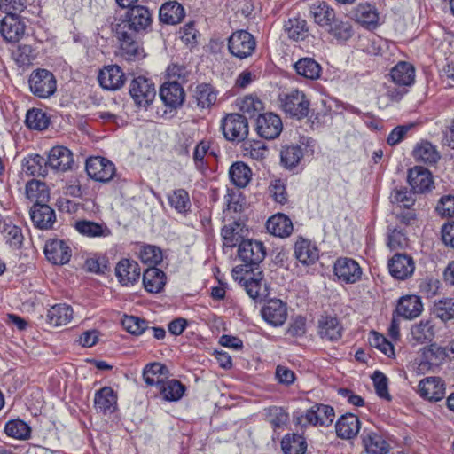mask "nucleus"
<instances>
[{
	"instance_id": "obj_1",
	"label": "nucleus",
	"mask_w": 454,
	"mask_h": 454,
	"mask_svg": "<svg viewBox=\"0 0 454 454\" xmlns=\"http://www.w3.org/2000/svg\"><path fill=\"white\" fill-rule=\"evenodd\" d=\"M153 13L148 7L137 4L129 8L125 18L114 24L113 32L120 43L121 54L129 60L144 57L137 35L150 28Z\"/></svg>"
},
{
	"instance_id": "obj_2",
	"label": "nucleus",
	"mask_w": 454,
	"mask_h": 454,
	"mask_svg": "<svg viewBox=\"0 0 454 454\" xmlns=\"http://www.w3.org/2000/svg\"><path fill=\"white\" fill-rule=\"evenodd\" d=\"M265 255V247L262 242L247 239L239 244L238 256L243 264L233 268L231 272L233 278L238 280L239 274L254 271V267L258 266L263 261Z\"/></svg>"
},
{
	"instance_id": "obj_3",
	"label": "nucleus",
	"mask_w": 454,
	"mask_h": 454,
	"mask_svg": "<svg viewBox=\"0 0 454 454\" xmlns=\"http://www.w3.org/2000/svg\"><path fill=\"white\" fill-rule=\"evenodd\" d=\"M279 107L291 118L301 120L311 114L310 100L307 95L297 89L278 95Z\"/></svg>"
},
{
	"instance_id": "obj_4",
	"label": "nucleus",
	"mask_w": 454,
	"mask_h": 454,
	"mask_svg": "<svg viewBox=\"0 0 454 454\" xmlns=\"http://www.w3.org/2000/svg\"><path fill=\"white\" fill-rule=\"evenodd\" d=\"M314 22L337 40L340 39V24L335 11L325 1L316 0L309 4Z\"/></svg>"
},
{
	"instance_id": "obj_5",
	"label": "nucleus",
	"mask_w": 454,
	"mask_h": 454,
	"mask_svg": "<svg viewBox=\"0 0 454 454\" xmlns=\"http://www.w3.org/2000/svg\"><path fill=\"white\" fill-rule=\"evenodd\" d=\"M28 83L31 92L40 98L51 97L57 88L53 74L46 69L33 71L29 76Z\"/></svg>"
},
{
	"instance_id": "obj_6",
	"label": "nucleus",
	"mask_w": 454,
	"mask_h": 454,
	"mask_svg": "<svg viewBox=\"0 0 454 454\" xmlns=\"http://www.w3.org/2000/svg\"><path fill=\"white\" fill-rule=\"evenodd\" d=\"M221 128L224 137L231 142L244 141L248 135V121L239 114H227L222 121Z\"/></svg>"
},
{
	"instance_id": "obj_7",
	"label": "nucleus",
	"mask_w": 454,
	"mask_h": 454,
	"mask_svg": "<svg viewBox=\"0 0 454 454\" xmlns=\"http://www.w3.org/2000/svg\"><path fill=\"white\" fill-rule=\"evenodd\" d=\"M256 48L254 37L246 30H238L229 37L230 53L240 59L250 57Z\"/></svg>"
},
{
	"instance_id": "obj_8",
	"label": "nucleus",
	"mask_w": 454,
	"mask_h": 454,
	"mask_svg": "<svg viewBox=\"0 0 454 454\" xmlns=\"http://www.w3.org/2000/svg\"><path fill=\"white\" fill-rule=\"evenodd\" d=\"M129 94L137 106L146 108L154 100L156 90L150 80L138 76L132 80L129 86Z\"/></svg>"
},
{
	"instance_id": "obj_9",
	"label": "nucleus",
	"mask_w": 454,
	"mask_h": 454,
	"mask_svg": "<svg viewBox=\"0 0 454 454\" xmlns=\"http://www.w3.org/2000/svg\"><path fill=\"white\" fill-rule=\"evenodd\" d=\"M85 169L88 176L98 182H109L115 174L114 163L103 157H90L86 160Z\"/></svg>"
},
{
	"instance_id": "obj_10",
	"label": "nucleus",
	"mask_w": 454,
	"mask_h": 454,
	"mask_svg": "<svg viewBox=\"0 0 454 454\" xmlns=\"http://www.w3.org/2000/svg\"><path fill=\"white\" fill-rule=\"evenodd\" d=\"M447 357V349L437 345H430L422 350V354L418 362L417 372L425 374L430 371H434L442 364Z\"/></svg>"
},
{
	"instance_id": "obj_11",
	"label": "nucleus",
	"mask_w": 454,
	"mask_h": 454,
	"mask_svg": "<svg viewBox=\"0 0 454 454\" xmlns=\"http://www.w3.org/2000/svg\"><path fill=\"white\" fill-rule=\"evenodd\" d=\"M283 129L281 118L273 113L260 114L256 120L257 134L265 139L277 138Z\"/></svg>"
},
{
	"instance_id": "obj_12",
	"label": "nucleus",
	"mask_w": 454,
	"mask_h": 454,
	"mask_svg": "<svg viewBox=\"0 0 454 454\" xmlns=\"http://www.w3.org/2000/svg\"><path fill=\"white\" fill-rule=\"evenodd\" d=\"M46 160L49 168L55 172H67L72 169L74 162L73 153L62 145L52 147L47 153Z\"/></svg>"
},
{
	"instance_id": "obj_13",
	"label": "nucleus",
	"mask_w": 454,
	"mask_h": 454,
	"mask_svg": "<svg viewBox=\"0 0 454 454\" xmlns=\"http://www.w3.org/2000/svg\"><path fill=\"white\" fill-rule=\"evenodd\" d=\"M160 98L165 106L169 109H177L184 102L185 92L177 81L164 82L160 89Z\"/></svg>"
},
{
	"instance_id": "obj_14",
	"label": "nucleus",
	"mask_w": 454,
	"mask_h": 454,
	"mask_svg": "<svg viewBox=\"0 0 454 454\" xmlns=\"http://www.w3.org/2000/svg\"><path fill=\"white\" fill-rule=\"evenodd\" d=\"M388 269L392 277L405 280L412 276L415 262L411 255L397 253L389 260Z\"/></svg>"
},
{
	"instance_id": "obj_15",
	"label": "nucleus",
	"mask_w": 454,
	"mask_h": 454,
	"mask_svg": "<svg viewBox=\"0 0 454 454\" xmlns=\"http://www.w3.org/2000/svg\"><path fill=\"white\" fill-rule=\"evenodd\" d=\"M248 235V230L241 221H233L225 224L221 231L223 245L224 247L233 248L243 243Z\"/></svg>"
},
{
	"instance_id": "obj_16",
	"label": "nucleus",
	"mask_w": 454,
	"mask_h": 454,
	"mask_svg": "<svg viewBox=\"0 0 454 454\" xmlns=\"http://www.w3.org/2000/svg\"><path fill=\"white\" fill-rule=\"evenodd\" d=\"M408 182L416 193L429 192L434 188L431 172L421 166L409 170Z\"/></svg>"
},
{
	"instance_id": "obj_17",
	"label": "nucleus",
	"mask_w": 454,
	"mask_h": 454,
	"mask_svg": "<svg viewBox=\"0 0 454 454\" xmlns=\"http://www.w3.org/2000/svg\"><path fill=\"white\" fill-rule=\"evenodd\" d=\"M98 79L103 89L117 90L124 85L126 76L119 66L109 65L100 70Z\"/></svg>"
},
{
	"instance_id": "obj_18",
	"label": "nucleus",
	"mask_w": 454,
	"mask_h": 454,
	"mask_svg": "<svg viewBox=\"0 0 454 454\" xmlns=\"http://www.w3.org/2000/svg\"><path fill=\"white\" fill-rule=\"evenodd\" d=\"M44 254L49 262L56 265L67 263L71 258V248L61 239H52L46 242Z\"/></svg>"
},
{
	"instance_id": "obj_19",
	"label": "nucleus",
	"mask_w": 454,
	"mask_h": 454,
	"mask_svg": "<svg viewBox=\"0 0 454 454\" xmlns=\"http://www.w3.org/2000/svg\"><path fill=\"white\" fill-rule=\"evenodd\" d=\"M422 311L423 303L420 297L415 294H409L398 300L394 315L411 320L419 317Z\"/></svg>"
},
{
	"instance_id": "obj_20",
	"label": "nucleus",
	"mask_w": 454,
	"mask_h": 454,
	"mask_svg": "<svg viewBox=\"0 0 454 454\" xmlns=\"http://www.w3.org/2000/svg\"><path fill=\"white\" fill-rule=\"evenodd\" d=\"M361 438L367 454H388L391 450V445L385 437L373 430L364 429Z\"/></svg>"
},
{
	"instance_id": "obj_21",
	"label": "nucleus",
	"mask_w": 454,
	"mask_h": 454,
	"mask_svg": "<svg viewBox=\"0 0 454 454\" xmlns=\"http://www.w3.org/2000/svg\"><path fill=\"white\" fill-rule=\"evenodd\" d=\"M419 393L428 401L437 402L445 395V384L439 377H427L419 383Z\"/></svg>"
},
{
	"instance_id": "obj_22",
	"label": "nucleus",
	"mask_w": 454,
	"mask_h": 454,
	"mask_svg": "<svg viewBox=\"0 0 454 454\" xmlns=\"http://www.w3.org/2000/svg\"><path fill=\"white\" fill-rule=\"evenodd\" d=\"M29 213L34 225L38 229H51L56 222L55 211L47 203L34 204Z\"/></svg>"
},
{
	"instance_id": "obj_23",
	"label": "nucleus",
	"mask_w": 454,
	"mask_h": 454,
	"mask_svg": "<svg viewBox=\"0 0 454 454\" xmlns=\"http://www.w3.org/2000/svg\"><path fill=\"white\" fill-rule=\"evenodd\" d=\"M25 24L17 15H6L0 23V33L4 39L10 43H17L24 35Z\"/></svg>"
},
{
	"instance_id": "obj_24",
	"label": "nucleus",
	"mask_w": 454,
	"mask_h": 454,
	"mask_svg": "<svg viewBox=\"0 0 454 454\" xmlns=\"http://www.w3.org/2000/svg\"><path fill=\"white\" fill-rule=\"evenodd\" d=\"M262 316L269 324L282 325L287 317L286 305L278 299L269 301L262 309Z\"/></svg>"
},
{
	"instance_id": "obj_25",
	"label": "nucleus",
	"mask_w": 454,
	"mask_h": 454,
	"mask_svg": "<svg viewBox=\"0 0 454 454\" xmlns=\"http://www.w3.org/2000/svg\"><path fill=\"white\" fill-rule=\"evenodd\" d=\"M283 29L288 39L295 42L304 41L309 36V27L301 16L290 17L284 22Z\"/></svg>"
},
{
	"instance_id": "obj_26",
	"label": "nucleus",
	"mask_w": 454,
	"mask_h": 454,
	"mask_svg": "<svg viewBox=\"0 0 454 454\" xmlns=\"http://www.w3.org/2000/svg\"><path fill=\"white\" fill-rule=\"evenodd\" d=\"M115 273L121 285L132 286L140 278V267L135 261L122 259L117 263Z\"/></svg>"
},
{
	"instance_id": "obj_27",
	"label": "nucleus",
	"mask_w": 454,
	"mask_h": 454,
	"mask_svg": "<svg viewBox=\"0 0 454 454\" xmlns=\"http://www.w3.org/2000/svg\"><path fill=\"white\" fill-rule=\"evenodd\" d=\"M349 16L368 28H374L379 22L377 9L370 4H361L349 11Z\"/></svg>"
},
{
	"instance_id": "obj_28",
	"label": "nucleus",
	"mask_w": 454,
	"mask_h": 454,
	"mask_svg": "<svg viewBox=\"0 0 454 454\" xmlns=\"http://www.w3.org/2000/svg\"><path fill=\"white\" fill-rule=\"evenodd\" d=\"M262 271L254 273V271L243 272L239 274L237 281L242 283L247 294L254 300L262 299L266 296V290L262 291Z\"/></svg>"
},
{
	"instance_id": "obj_29",
	"label": "nucleus",
	"mask_w": 454,
	"mask_h": 454,
	"mask_svg": "<svg viewBox=\"0 0 454 454\" xmlns=\"http://www.w3.org/2000/svg\"><path fill=\"white\" fill-rule=\"evenodd\" d=\"M392 82L398 86H411L415 82V68L405 61L398 62L390 71Z\"/></svg>"
},
{
	"instance_id": "obj_30",
	"label": "nucleus",
	"mask_w": 454,
	"mask_h": 454,
	"mask_svg": "<svg viewBox=\"0 0 454 454\" xmlns=\"http://www.w3.org/2000/svg\"><path fill=\"white\" fill-rule=\"evenodd\" d=\"M409 341L412 345L430 342L434 337V325L431 320H421L411 325Z\"/></svg>"
},
{
	"instance_id": "obj_31",
	"label": "nucleus",
	"mask_w": 454,
	"mask_h": 454,
	"mask_svg": "<svg viewBox=\"0 0 454 454\" xmlns=\"http://www.w3.org/2000/svg\"><path fill=\"white\" fill-rule=\"evenodd\" d=\"M94 404L103 413H113L117 408V395L110 387H104L95 393Z\"/></svg>"
},
{
	"instance_id": "obj_32",
	"label": "nucleus",
	"mask_w": 454,
	"mask_h": 454,
	"mask_svg": "<svg viewBox=\"0 0 454 454\" xmlns=\"http://www.w3.org/2000/svg\"><path fill=\"white\" fill-rule=\"evenodd\" d=\"M75 230L87 238H106L112 234L111 230L104 223L80 220L74 224Z\"/></svg>"
},
{
	"instance_id": "obj_33",
	"label": "nucleus",
	"mask_w": 454,
	"mask_h": 454,
	"mask_svg": "<svg viewBox=\"0 0 454 454\" xmlns=\"http://www.w3.org/2000/svg\"><path fill=\"white\" fill-rule=\"evenodd\" d=\"M185 16L184 8L176 1L163 4L160 9V20L168 25L180 23Z\"/></svg>"
},
{
	"instance_id": "obj_34",
	"label": "nucleus",
	"mask_w": 454,
	"mask_h": 454,
	"mask_svg": "<svg viewBox=\"0 0 454 454\" xmlns=\"http://www.w3.org/2000/svg\"><path fill=\"white\" fill-rule=\"evenodd\" d=\"M319 333L322 338L330 341L339 340L340 338V325L336 315L325 313L319 319Z\"/></svg>"
},
{
	"instance_id": "obj_35",
	"label": "nucleus",
	"mask_w": 454,
	"mask_h": 454,
	"mask_svg": "<svg viewBox=\"0 0 454 454\" xmlns=\"http://www.w3.org/2000/svg\"><path fill=\"white\" fill-rule=\"evenodd\" d=\"M266 229L269 233L285 238L288 237L293 231L292 221L283 214H277L268 219Z\"/></svg>"
},
{
	"instance_id": "obj_36",
	"label": "nucleus",
	"mask_w": 454,
	"mask_h": 454,
	"mask_svg": "<svg viewBox=\"0 0 454 454\" xmlns=\"http://www.w3.org/2000/svg\"><path fill=\"white\" fill-rule=\"evenodd\" d=\"M294 255L303 265H311L318 259V250L308 239H300L294 245Z\"/></svg>"
},
{
	"instance_id": "obj_37",
	"label": "nucleus",
	"mask_w": 454,
	"mask_h": 454,
	"mask_svg": "<svg viewBox=\"0 0 454 454\" xmlns=\"http://www.w3.org/2000/svg\"><path fill=\"white\" fill-rule=\"evenodd\" d=\"M48 169L46 159L39 154L28 155L22 160V170L27 175L44 177L48 175Z\"/></svg>"
},
{
	"instance_id": "obj_38",
	"label": "nucleus",
	"mask_w": 454,
	"mask_h": 454,
	"mask_svg": "<svg viewBox=\"0 0 454 454\" xmlns=\"http://www.w3.org/2000/svg\"><path fill=\"white\" fill-rule=\"evenodd\" d=\"M412 155L417 161L427 165H433L440 159V153L436 146L428 141L418 143L412 151Z\"/></svg>"
},
{
	"instance_id": "obj_39",
	"label": "nucleus",
	"mask_w": 454,
	"mask_h": 454,
	"mask_svg": "<svg viewBox=\"0 0 454 454\" xmlns=\"http://www.w3.org/2000/svg\"><path fill=\"white\" fill-rule=\"evenodd\" d=\"M143 284L147 292L160 293L165 286V273L156 267H149L144 272Z\"/></svg>"
},
{
	"instance_id": "obj_40",
	"label": "nucleus",
	"mask_w": 454,
	"mask_h": 454,
	"mask_svg": "<svg viewBox=\"0 0 454 454\" xmlns=\"http://www.w3.org/2000/svg\"><path fill=\"white\" fill-rule=\"evenodd\" d=\"M167 198L169 206L177 213L187 215L191 211L192 202L185 189H175L168 194Z\"/></svg>"
},
{
	"instance_id": "obj_41",
	"label": "nucleus",
	"mask_w": 454,
	"mask_h": 454,
	"mask_svg": "<svg viewBox=\"0 0 454 454\" xmlns=\"http://www.w3.org/2000/svg\"><path fill=\"white\" fill-rule=\"evenodd\" d=\"M26 196L34 204L47 203L50 200V192L44 182L32 179L26 184Z\"/></svg>"
},
{
	"instance_id": "obj_42",
	"label": "nucleus",
	"mask_w": 454,
	"mask_h": 454,
	"mask_svg": "<svg viewBox=\"0 0 454 454\" xmlns=\"http://www.w3.org/2000/svg\"><path fill=\"white\" fill-rule=\"evenodd\" d=\"M157 388L162 398L168 402L180 400L185 391V386L175 379L163 380Z\"/></svg>"
},
{
	"instance_id": "obj_43",
	"label": "nucleus",
	"mask_w": 454,
	"mask_h": 454,
	"mask_svg": "<svg viewBox=\"0 0 454 454\" xmlns=\"http://www.w3.org/2000/svg\"><path fill=\"white\" fill-rule=\"evenodd\" d=\"M168 375V368L160 363L149 364L143 371L145 382L149 386L155 385L157 387L163 380H166Z\"/></svg>"
},
{
	"instance_id": "obj_44",
	"label": "nucleus",
	"mask_w": 454,
	"mask_h": 454,
	"mask_svg": "<svg viewBox=\"0 0 454 454\" xmlns=\"http://www.w3.org/2000/svg\"><path fill=\"white\" fill-rule=\"evenodd\" d=\"M294 67L296 73L309 80H317L321 74V66L312 58H301L295 62Z\"/></svg>"
},
{
	"instance_id": "obj_45",
	"label": "nucleus",
	"mask_w": 454,
	"mask_h": 454,
	"mask_svg": "<svg viewBox=\"0 0 454 454\" xmlns=\"http://www.w3.org/2000/svg\"><path fill=\"white\" fill-rule=\"evenodd\" d=\"M73 317V309L67 304L52 306L47 312V321L54 326L68 324Z\"/></svg>"
},
{
	"instance_id": "obj_46",
	"label": "nucleus",
	"mask_w": 454,
	"mask_h": 454,
	"mask_svg": "<svg viewBox=\"0 0 454 454\" xmlns=\"http://www.w3.org/2000/svg\"><path fill=\"white\" fill-rule=\"evenodd\" d=\"M229 176L235 186L244 188L251 180L252 171L244 162L237 161L231 166Z\"/></svg>"
},
{
	"instance_id": "obj_47",
	"label": "nucleus",
	"mask_w": 454,
	"mask_h": 454,
	"mask_svg": "<svg viewBox=\"0 0 454 454\" xmlns=\"http://www.w3.org/2000/svg\"><path fill=\"white\" fill-rule=\"evenodd\" d=\"M193 98L199 107L208 108L215 103L217 92L210 84L200 83L195 87Z\"/></svg>"
},
{
	"instance_id": "obj_48",
	"label": "nucleus",
	"mask_w": 454,
	"mask_h": 454,
	"mask_svg": "<svg viewBox=\"0 0 454 454\" xmlns=\"http://www.w3.org/2000/svg\"><path fill=\"white\" fill-rule=\"evenodd\" d=\"M281 449L284 454H304L307 443L303 436L288 434L281 441Z\"/></svg>"
},
{
	"instance_id": "obj_49",
	"label": "nucleus",
	"mask_w": 454,
	"mask_h": 454,
	"mask_svg": "<svg viewBox=\"0 0 454 454\" xmlns=\"http://www.w3.org/2000/svg\"><path fill=\"white\" fill-rule=\"evenodd\" d=\"M407 92L408 90L404 86H385L384 92L378 98V103L381 107H387L391 104L400 102Z\"/></svg>"
},
{
	"instance_id": "obj_50",
	"label": "nucleus",
	"mask_w": 454,
	"mask_h": 454,
	"mask_svg": "<svg viewBox=\"0 0 454 454\" xmlns=\"http://www.w3.org/2000/svg\"><path fill=\"white\" fill-rule=\"evenodd\" d=\"M363 270L359 263L352 259L342 257V281L347 284H355L362 278Z\"/></svg>"
},
{
	"instance_id": "obj_51",
	"label": "nucleus",
	"mask_w": 454,
	"mask_h": 454,
	"mask_svg": "<svg viewBox=\"0 0 454 454\" xmlns=\"http://www.w3.org/2000/svg\"><path fill=\"white\" fill-rule=\"evenodd\" d=\"M266 420L270 424L274 431L284 429L289 421L288 413L281 407L270 406L264 410Z\"/></svg>"
},
{
	"instance_id": "obj_52",
	"label": "nucleus",
	"mask_w": 454,
	"mask_h": 454,
	"mask_svg": "<svg viewBox=\"0 0 454 454\" xmlns=\"http://www.w3.org/2000/svg\"><path fill=\"white\" fill-rule=\"evenodd\" d=\"M4 432L14 439L27 440L30 437L31 428L25 421L16 419L6 422Z\"/></svg>"
},
{
	"instance_id": "obj_53",
	"label": "nucleus",
	"mask_w": 454,
	"mask_h": 454,
	"mask_svg": "<svg viewBox=\"0 0 454 454\" xmlns=\"http://www.w3.org/2000/svg\"><path fill=\"white\" fill-rule=\"evenodd\" d=\"M26 124L30 129L43 130L50 124V117L39 108H32L26 115Z\"/></svg>"
},
{
	"instance_id": "obj_54",
	"label": "nucleus",
	"mask_w": 454,
	"mask_h": 454,
	"mask_svg": "<svg viewBox=\"0 0 454 454\" xmlns=\"http://www.w3.org/2000/svg\"><path fill=\"white\" fill-rule=\"evenodd\" d=\"M11 56L19 67H27L32 64L35 59L33 49L28 44L14 45L11 49Z\"/></svg>"
},
{
	"instance_id": "obj_55",
	"label": "nucleus",
	"mask_w": 454,
	"mask_h": 454,
	"mask_svg": "<svg viewBox=\"0 0 454 454\" xmlns=\"http://www.w3.org/2000/svg\"><path fill=\"white\" fill-rule=\"evenodd\" d=\"M302 157L303 153L299 145L284 147L280 153L281 163L285 168L289 169L295 168Z\"/></svg>"
},
{
	"instance_id": "obj_56",
	"label": "nucleus",
	"mask_w": 454,
	"mask_h": 454,
	"mask_svg": "<svg viewBox=\"0 0 454 454\" xmlns=\"http://www.w3.org/2000/svg\"><path fill=\"white\" fill-rule=\"evenodd\" d=\"M0 231L4 235V239L10 247L13 248H20L21 247L24 237L20 227L11 223H4Z\"/></svg>"
},
{
	"instance_id": "obj_57",
	"label": "nucleus",
	"mask_w": 454,
	"mask_h": 454,
	"mask_svg": "<svg viewBox=\"0 0 454 454\" xmlns=\"http://www.w3.org/2000/svg\"><path fill=\"white\" fill-rule=\"evenodd\" d=\"M361 423L356 415L347 413L342 415V439H352L357 435Z\"/></svg>"
},
{
	"instance_id": "obj_58",
	"label": "nucleus",
	"mask_w": 454,
	"mask_h": 454,
	"mask_svg": "<svg viewBox=\"0 0 454 454\" xmlns=\"http://www.w3.org/2000/svg\"><path fill=\"white\" fill-rule=\"evenodd\" d=\"M434 313L442 321L454 318V298H443L434 303Z\"/></svg>"
},
{
	"instance_id": "obj_59",
	"label": "nucleus",
	"mask_w": 454,
	"mask_h": 454,
	"mask_svg": "<svg viewBox=\"0 0 454 454\" xmlns=\"http://www.w3.org/2000/svg\"><path fill=\"white\" fill-rule=\"evenodd\" d=\"M139 258L145 263L155 267L162 261L161 250L152 245L144 246L139 252Z\"/></svg>"
},
{
	"instance_id": "obj_60",
	"label": "nucleus",
	"mask_w": 454,
	"mask_h": 454,
	"mask_svg": "<svg viewBox=\"0 0 454 454\" xmlns=\"http://www.w3.org/2000/svg\"><path fill=\"white\" fill-rule=\"evenodd\" d=\"M122 325L129 333L135 335H140L149 330V321L134 316L125 317Z\"/></svg>"
},
{
	"instance_id": "obj_61",
	"label": "nucleus",
	"mask_w": 454,
	"mask_h": 454,
	"mask_svg": "<svg viewBox=\"0 0 454 454\" xmlns=\"http://www.w3.org/2000/svg\"><path fill=\"white\" fill-rule=\"evenodd\" d=\"M369 343L372 347L380 350L388 357L395 355L394 346L383 335L372 332L369 337Z\"/></svg>"
},
{
	"instance_id": "obj_62",
	"label": "nucleus",
	"mask_w": 454,
	"mask_h": 454,
	"mask_svg": "<svg viewBox=\"0 0 454 454\" xmlns=\"http://www.w3.org/2000/svg\"><path fill=\"white\" fill-rule=\"evenodd\" d=\"M372 379L378 396L387 401H390L391 395L388 392L387 378L385 374L380 371H376L372 374Z\"/></svg>"
},
{
	"instance_id": "obj_63",
	"label": "nucleus",
	"mask_w": 454,
	"mask_h": 454,
	"mask_svg": "<svg viewBox=\"0 0 454 454\" xmlns=\"http://www.w3.org/2000/svg\"><path fill=\"white\" fill-rule=\"evenodd\" d=\"M387 246L391 250L404 248L407 246L405 234L401 230H390L387 237Z\"/></svg>"
},
{
	"instance_id": "obj_64",
	"label": "nucleus",
	"mask_w": 454,
	"mask_h": 454,
	"mask_svg": "<svg viewBox=\"0 0 454 454\" xmlns=\"http://www.w3.org/2000/svg\"><path fill=\"white\" fill-rule=\"evenodd\" d=\"M438 215L443 217L454 216V196L446 195L442 197L435 207Z\"/></svg>"
}]
</instances>
